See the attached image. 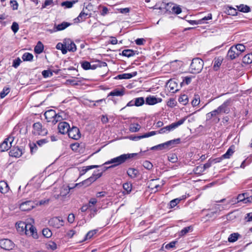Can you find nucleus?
Instances as JSON below:
<instances>
[{"label":"nucleus","instance_id":"11","mask_svg":"<svg viewBox=\"0 0 252 252\" xmlns=\"http://www.w3.org/2000/svg\"><path fill=\"white\" fill-rule=\"evenodd\" d=\"M236 199L237 200V202L238 203L240 202L244 204L252 203V195L250 196H248L247 193H243L239 194Z\"/></svg>","mask_w":252,"mask_h":252},{"label":"nucleus","instance_id":"47","mask_svg":"<svg viewBox=\"0 0 252 252\" xmlns=\"http://www.w3.org/2000/svg\"><path fill=\"white\" fill-rule=\"evenodd\" d=\"M239 234L238 233L231 234L228 237V240L230 242H234L237 240Z\"/></svg>","mask_w":252,"mask_h":252},{"label":"nucleus","instance_id":"33","mask_svg":"<svg viewBox=\"0 0 252 252\" xmlns=\"http://www.w3.org/2000/svg\"><path fill=\"white\" fill-rule=\"evenodd\" d=\"M122 55L127 57H131L135 55V51L131 49H126L123 51Z\"/></svg>","mask_w":252,"mask_h":252},{"label":"nucleus","instance_id":"56","mask_svg":"<svg viewBox=\"0 0 252 252\" xmlns=\"http://www.w3.org/2000/svg\"><path fill=\"white\" fill-rule=\"evenodd\" d=\"M100 7L102 9L100 11V14L101 16H104L109 13V10L106 6H100Z\"/></svg>","mask_w":252,"mask_h":252},{"label":"nucleus","instance_id":"12","mask_svg":"<svg viewBox=\"0 0 252 252\" xmlns=\"http://www.w3.org/2000/svg\"><path fill=\"white\" fill-rule=\"evenodd\" d=\"M68 136L73 139L78 140L81 137V134L79 129L75 126L69 128L68 131Z\"/></svg>","mask_w":252,"mask_h":252},{"label":"nucleus","instance_id":"37","mask_svg":"<svg viewBox=\"0 0 252 252\" xmlns=\"http://www.w3.org/2000/svg\"><path fill=\"white\" fill-rule=\"evenodd\" d=\"M44 47L42 43L39 41L37 45L34 48V52L37 54H40L42 52Z\"/></svg>","mask_w":252,"mask_h":252},{"label":"nucleus","instance_id":"32","mask_svg":"<svg viewBox=\"0 0 252 252\" xmlns=\"http://www.w3.org/2000/svg\"><path fill=\"white\" fill-rule=\"evenodd\" d=\"M234 147L231 146L227 150L226 152L222 156V158H229L234 153Z\"/></svg>","mask_w":252,"mask_h":252},{"label":"nucleus","instance_id":"24","mask_svg":"<svg viewBox=\"0 0 252 252\" xmlns=\"http://www.w3.org/2000/svg\"><path fill=\"white\" fill-rule=\"evenodd\" d=\"M22 150L17 147L13 148L12 150H10L9 152V155L10 156L16 158L20 157L22 156Z\"/></svg>","mask_w":252,"mask_h":252},{"label":"nucleus","instance_id":"14","mask_svg":"<svg viewBox=\"0 0 252 252\" xmlns=\"http://www.w3.org/2000/svg\"><path fill=\"white\" fill-rule=\"evenodd\" d=\"M24 234L28 236H32L35 239L37 238L36 229L31 224H28L27 228H26Z\"/></svg>","mask_w":252,"mask_h":252},{"label":"nucleus","instance_id":"62","mask_svg":"<svg viewBox=\"0 0 252 252\" xmlns=\"http://www.w3.org/2000/svg\"><path fill=\"white\" fill-rule=\"evenodd\" d=\"M102 173H99L97 172H94L93 175L91 176L94 179V182L97 179L100 178L102 176Z\"/></svg>","mask_w":252,"mask_h":252},{"label":"nucleus","instance_id":"16","mask_svg":"<svg viewBox=\"0 0 252 252\" xmlns=\"http://www.w3.org/2000/svg\"><path fill=\"white\" fill-rule=\"evenodd\" d=\"M71 25V24L68 22H63L62 23L55 25L53 30H48L51 33L57 32L58 31H63Z\"/></svg>","mask_w":252,"mask_h":252},{"label":"nucleus","instance_id":"51","mask_svg":"<svg viewBox=\"0 0 252 252\" xmlns=\"http://www.w3.org/2000/svg\"><path fill=\"white\" fill-rule=\"evenodd\" d=\"M43 235L46 238H49L52 236V232L48 228H44L42 230Z\"/></svg>","mask_w":252,"mask_h":252},{"label":"nucleus","instance_id":"45","mask_svg":"<svg viewBox=\"0 0 252 252\" xmlns=\"http://www.w3.org/2000/svg\"><path fill=\"white\" fill-rule=\"evenodd\" d=\"M182 200V198H177L174 199L173 200H172L170 202V203H169L170 208H172L175 207L178 203H179L180 201Z\"/></svg>","mask_w":252,"mask_h":252},{"label":"nucleus","instance_id":"27","mask_svg":"<svg viewBox=\"0 0 252 252\" xmlns=\"http://www.w3.org/2000/svg\"><path fill=\"white\" fill-rule=\"evenodd\" d=\"M223 58L221 57H219L215 58L214 60L213 68L215 70H218L222 63Z\"/></svg>","mask_w":252,"mask_h":252},{"label":"nucleus","instance_id":"30","mask_svg":"<svg viewBox=\"0 0 252 252\" xmlns=\"http://www.w3.org/2000/svg\"><path fill=\"white\" fill-rule=\"evenodd\" d=\"M138 171L134 168H130L127 171V174L131 178H136L138 174Z\"/></svg>","mask_w":252,"mask_h":252},{"label":"nucleus","instance_id":"17","mask_svg":"<svg viewBox=\"0 0 252 252\" xmlns=\"http://www.w3.org/2000/svg\"><path fill=\"white\" fill-rule=\"evenodd\" d=\"M162 99L161 98L156 97L153 95H150L146 98V104L150 105H155L161 102Z\"/></svg>","mask_w":252,"mask_h":252},{"label":"nucleus","instance_id":"21","mask_svg":"<svg viewBox=\"0 0 252 252\" xmlns=\"http://www.w3.org/2000/svg\"><path fill=\"white\" fill-rule=\"evenodd\" d=\"M27 226L28 224L23 221H19L16 224L17 230L20 233H24Z\"/></svg>","mask_w":252,"mask_h":252},{"label":"nucleus","instance_id":"10","mask_svg":"<svg viewBox=\"0 0 252 252\" xmlns=\"http://www.w3.org/2000/svg\"><path fill=\"white\" fill-rule=\"evenodd\" d=\"M32 132L34 135H44L47 133L46 129H42V125L40 123H35L33 125Z\"/></svg>","mask_w":252,"mask_h":252},{"label":"nucleus","instance_id":"43","mask_svg":"<svg viewBox=\"0 0 252 252\" xmlns=\"http://www.w3.org/2000/svg\"><path fill=\"white\" fill-rule=\"evenodd\" d=\"M135 106H140L142 105L145 102L144 99L142 97H137L134 99Z\"/></svg>","mask_w":252,"mask_h":252},{"label":"nucleus","instance_id":"40","mask_svg":"<svg viewBox=\"0 0 252 252\" xmlns=\"http://www.w3.org/2000/svg\"><path fill=\"white\" fill-rule=\"evenodd\" d=\"M178 101L183 105L187 104L189 101L188 96L186 94L181 95L178 99Z\"/></svg>","mask_w":252,"mask_h":252},{"label":"nucleus","instance_id":"9","mask_svg":"<svg viewBox=\"0 0 252 252\" xmlns=\"http://www.w3.org/2000/svg\"><path fill=\"white\" fill-rule=\"evenodd\" d=\"M35 207V203L32 201H26L22 202L19 206V208L23 211H29Z\"/></svg>","mask_w":252,"mask_h":252},{"label":"nucleus","instance_id":"6","mask_svg":"<svg viewBox=\"0 0 252 252\" xmlns=\"http://www.w3.org/2000/svg\"><path fill=\"white\" fill-rule=\"evenodd\" d=\"M186 118H183L180 120L176 123H173L170 125L164 127L160 128L158 132H157V133L163 134L166 133V132H169L173 130L179 126L182 125L185 121Z\"/></svg>","mask_w":252,"mask_h":252},{"label":"nucleus","instance_id":"59","mask_svg":"<svg viewBox=\"0 0 252 252\" xmlns=\"http://www.w3.org/2000/svg\"><path fill=\"white\" fill-rule=\"evenodd\" d=\"M176 102L174 98H170L167 102V105L170 107H174L176 105Z\"/></svg>","mask_w":252,"mask_h":252},{"label":"nucleus","instance_id":"23","mask_svg":"<svg viewBox=\"0 0 252 252\" xmlns=\"http://www.w3.org/2000/svg\"><path fill=\"white\" fill-rule=\"evenodd\" d=\"M125 94V89H116L111 91L108 96H121Z\"/></svg>","mask_w":252,"mask_h":252},{"label":"nucleus","instance_id":"44","mask_svg":"<svg viewBox=\"0 0 252 252\" xmlns=\"http://www.w3.org/2000/svg\"><path fill=\"white\" fill-rule=\"evenodd\" d=\"M200 102V97L197 94H195L193 99L191 101V104L193 106L198 105Z\"/></svg>","mask_w":252,"mask_h":252},{"label":"nucleus","instance_id":"49","mask_svg":"<svg viewBox=\"0 0 252 252\" xmlns=\"http://www.w3.org/2000/svg\"><path fill=\"white\" fill-rule=\"evenodd\" d=\"M191 81V77H185L183 79V81L181 83V85L183 86L185 85H189Z\"/></svg>","mask_w":252,"mask_h":252},{"label":"nucleus","instance_id":"28","mask_svg":"<svg viewBox=\"0 0 252 252\" xmlns=\"http://www.w3.org/2000/svg\"><path fill=\"white\" fill-rule=\"evenodd\" d=\"M93 182H94V179L93 177H89L86 180L83 181L82 182L79 184H76L75 187L77 186H85V187H88L91 185Z\"/></svg>","mask_w":252,"mask_h":252},{"label":"nucleus","instance_id":"61","mask_svg":"<svg viewBox=\"0 0 252 252\" xmlns=\"http://www.w3.org/2000/svg\"><path fill=\"white\" fill-rule=\"evenodd\" d=\"M11 30L15 33L19 30V25L16 22H13L11 26Z\"/></svg>","mask_w":252,"mask_h":252},{"label":"nucleus","instance_id":"13","mask_svg":"<svg viewBox=\"0 0 252 252\" xmlns=\"http://www.w3.org/2000/svg\"><path fill=\"white\" fill-rule=\"evenodd\" d=\"M49 223L50 225L58 228L63 225L64 221L61 218L55 217L50 219Z\"/></svg>","mask_w":252,"mask_h":252},{"label":"nucleus","instance_id":"18","mask_svg":"<svg viewBox=\"0 0 252 252\" xmlns=\"http://www.w3.org/2000/svg\"><path fill=\"white\" fill-rule=\"evenodd\" d=\"M69 128V124L65 122H60L58 125L59 131L62 134L67 133Z\"/></svg>","mask_w":252,"mask_h":252},{"label":"nucleus","instance_id":"8","mask_svg":"<svg viewBox=\"0 0 252 252\" xmlns=\"http://www.w3.org/2000/svg\"><path fill=\"white\" fill-rule=\"evenodd\" d=\"M14 141L13 136H9L0 145V152H3L8 150L12 146V143Z\"/></svg>","mask_w":252,"mask_h":252},{"label":"nucleus","instance_id":"50","mask_svg":"<svg viewBox=\"0 0 252 252\" xmlns=\"http://www.w3.org/2000/svg\"><path fill=\"white\" fill-rule=\"evenodd\" d=\"M165 147H167L166 142L162 143V144H159L157 146H155L151 148V150H161L164 149L165 148Z\"/></svg>","mask_w":252,"mask_h":252},{"label":"nucleus","instance_id":"53","mask_svg":"<svg viewBox=\"0 0 252 252\" xmlns=\"http://www.w3.org/2000/svg\"><path fill=\"white\" fill-rule=\"evenodd\" d=\"M46 247L48 249L55 250L57 249V245L54 242H49L48 244H47Z\"/></svg>","mask_w":252,"mask_h":252},{"label":"nucleus","instance_id":"35","mask_svg":"<svg viewBox=\"0 0 252 252\" xmlns=\"http://www.w3.org/2000/svg\"><path fill=\"white\" fill-rule=\"evenodd\" d=\"M140 128V126L136 123L131 124L129 126V129L132 132H135L138 131Z\"/></svg>","mask_w":252,"mask_h":252},{"label":"nucleus","instance_id":"58","mask_svg":"<svg viewBox=\"0 0 252 252\" xmlns=\"http://www.w3.org/2000/svg\"><path fill=\"white\" fill-rule=\"evenodd\" d=\"M81 66L83 69L85 70L90 69L91 67V64L90 63L87 61L83 62L81 63Z\"/></svg>","mask_w":252,"mask_h":252},{"label":"nucleus","instance_id":"5","mask_svg":"<svg viewBox=\"0 0 252 252\" xmlns=\"http://www.w3.org/2000/svg\"><path fill=\"white\" fill-rule=\"evenodd\" d=\"M204 65L203 61L199 58L192 60L190 65V72L195 74L199 73L202 69Z\"/></svg>","mask_w":252,"mask_h":252},{"label":"nucleus","instance_id":"20","mask_svg":"<svg viewBox=\"0 0 252 252\" xmlns=\"http://www.w3.org/2000/svg\"><path fill=\"white\" fill-rule=\"evenodd\" d=\"M156 134H157L156 131H150L148 133H145L142 135H141V136H137L130 137V139L133 140V141H137L142 138H148V137L154 136V135H156Z\"/></svg>","mask_w":252,"mask_h":252},{"label":"nucleus","instance_id":"19","mask_svg":"<svg viewBox=\"0 0 252 252\" xmlns=\"http://www.w3.org/2000/svg\"><path fill=\"white\" fill-rule=\"evenodd\" d=\"M235 49L236 47H234V46H232L230 48L227 54V57L228 59L233 60L240 55Z\"/></svg>","mask_w":252,"mask_h":252},{"label":"nucleus","instance_id":"3","mask_svg":"<svg viewBox=\"0 0 252 252\" xmlns=\"http://www.w3.org/2000/svg\"><path fill=\"white\" fill-rule=\"evenodd\" d=\"M62 114L63 113L57 114L55 110L50 109L45 112L44 116L47 122L56 124L63 119Z\"/></svg>","mask_w":252,"mask_h":252},{"label":"nucleus","instance_id":"7","mask_svg":"<svg viewBox=\"0 0 252 252\" xmlns=\"http://www.w3.org/2000/svg\"><path fill=\"white\" fill-rule=\"evenodd\" d=\"M15 247L14 243L8 239H2L0 240V247L3 250L10 251Z\"/></svg>","mask_w":252,"mask_h":252},{"label":"nucleus","instance_id":"29","mask_svg":"<svg viewBox=\"0 0 252 252\" xmlns=\"http://www.w3.org/2000/svg\"><path fill=\"white\" fill-rule=\"evenodd\" d=\"M9 188L7 183L4 181L0 182V192L5 193L8 191Z\"/></svg>","mask_w":252,"mask_h":252},{"label":"nucleus","instance_id":"26","mask_svg":"<svg viewBox=\"0 0 252 252\" xmlns=\"http://www.w3.org/2000/svg\"><path fill=\"white\" fill-rule=\"evenodd\" d=\"M98 167H99V165H96L82 167L79 170L80 175L82 176V175H84L89 170L94 169V168H97Z\"/></svg>","mask_w":252,"mask_h":252},{"label":"nucleus","instance_id":"52","mask_svg":"<svg viewBox=\"0 0 252 252\" xmlns=\"http://www.w3.org/2000/svg\"><path fill=\"white\" fill-rule=\"evenodd\" d=\"M236 10L237 9L236 8H233L231 6H228L227 13L229 15H235L237 13Z\"/></svg>","mask_w":252,"mask_h":252},{"label":"nucleus","instance_id":"48","mask_svg":"<svg viewBox=\"0 0 252 252\" xmlns=\"http://www.w3.org/2000/svg\"><path fill=\"white\" fill-rule=\"evenodd\" d=\"M123 188L127 193H129L131 190L132 185L129 183H126L123 185Z\"/></svg>","mask_w":252,"mask_h":252},{"label":"nucleus","instance_id":"39","mask_svg":"<svg viewBox=\"0 0 252 252\" xmlns=\"http://www.w3.org/2000/svg\"><path fill=\"white\" fill-rule=\"evenodd\" d=\"M33 55L30 53H24L22 58L24 61H31L33 59Z\"/></svg>","mask_w":252,"mask_h":252},{"label":"nucleus","instance_id":"1","mask_svg":"<svg viewBox=\"0 0 252 252\" xmlns=\"http://www.w3.org/2000/svg\"><path fill=\"white\" fill-rule=\"evenodd\" d=\"M230 100H227L217 109L206 114V120H211L218 123L220 121V117L224 114H228L230 112Z\"/></svg>","mask_w":252,"mask_h":252},{"label":"nucleus","instance_id":"64","mask_svg":"<svg viewBox=\"0 0 252 252\" xmlns=\"http://www.w3.org/2000/svg\"><path fill=\"white\" fill-rule=\"evenodd\" d=\"M96 231L95 230L90 231L87 233L86 236V239H91L95 233Z\"/></svg>","mask_w":252,"mask_h":252},{"label":"nucleus","instance_id":"42","mask_svg":"<svg viewBox=\"0 0 252 252\" xmlns=\"http://www.w3.org/2000/svg\"><path fill=\"white\" fill-rule=\"evenodd\" d=\"M75 2L76 1L74 0L63 1L61 3V5L65 6L66 8H69L72 7Z\"/></svg>","mask_w":252,"mask_h":252},{"label":"nucleus","instance_id":"46","mask_svg":"<svg viewBox=\"0 0 252 252\" xmlns=\"http://www.w3.org/2000/svg\"><path fill=\"white\" fill-rule=\"evenodd\" d=\"M10 92V88L7 87L3 88L2 91L0 93V97L4 98Z\"/></svg>","mask_w":252,"mask_h":252},{"label":"nucleus","instance_id":"41","mask_svg":"<svg viewBox=\"0 0 252 252\" xmlns=\"http://www.w3.org/2000/svg\"><path fill=\"white\" fill-rule=\"evenodd\" d=\"M234 46L236 47L235 49L239 54H241V53L245 51L246 50L245 46L242 44H238Z\"/></svg>","mask_w":252,"mask_h":252},{"label":"nucleus","instance_id":"34","mask_svg":"<svg viewBox=\"0 0 252 252\" xmlns=\"http://www.w3.org/2000/svg\"><path fill=\"white\" fill-rule=\"evenodd\" d=\"M237 10L243 12H248L250 11V8L247 5L240 4L236 6Z\"/></svg>","mask_w":252,"mask_h":252},{"label":"nucleus","instance_id":"38","mask_svg":"<svg viewBox=\"0 0 252 252\" xmlns=\"http://www.w3.org/2000/svg\"><path fill=\"white\" fill-rule=\"evenodd\" d=\"M64 47V40L63 43H58L56 45V48L58 50H61L63 54H65L67 53V50L65 49Z\"/></svg>","mask_w":252,"mask_h":252},{"label":"nucleus","instance_id":"60","mask_svg":"<svg viewBox=\"0 0 252 252\" xmlns=\"http://www.w3.org/2000/svg\"><path fill=\"white\" fill-rule=\"evenodd\" d=\"M21 62L22 61L21 60V59L19 58H18L13 61L12 66L16 68L19 66Z\"/></svg>","mask_w":252,"mask_h":252},{"label":"nucleus","instance_id":"25","mask_svg":"<svg viewBox=\"0 0 252 252\" xmlns=\"http://www.w3.org/2000/svg\"><path fill=\"white\" fill-rule=\"evenodd\" d=\"M86 9L87 8H86V9H83L79 14V16L75 19L76 20H77L78 22H83L86 19L87 16L89 15V13L86 12Z\"/></svg>","mask_w":252,"mask_h":252},{"label":"nucleus","instance_id":"2","mask_svg":"<svg viewBox=\"0 0 252 252\" xmlns=\"http://www.w3.org/2000/svg\"><path fill=\"white\" fill-rule=\"evenodd\" d=\"M137 154L135 153L132 154H125L121 155L118 157L114 158H113L111 159L110 160L105 162L104 164H112L111 166L108 167H105V170L110 168H114L117 166L121 165L124 163H125L127 160L133 158Z\"/></svg>","mask_w":252,"mask_h":252},{"label":"nucleus","instance_id":"22","mask_svg":"<svg viewBox=\"0 0 252 252\" xmlns=\"http://www.w3.org/2000/svg\"><path fill=\"white\" fill-rule=\"evenodd\" d=\"M169 91L172 93H176L178 91V85L175 81L170 80L167 84Z\"/></svg>","mask_w":252,"mask_h":252},{"label":"nucleus","instance_id":"54","mask_svg":"<svg viewBox=\"0 0 252 252\" xmlns=\"http://www.w3.org/2000/svg\"><path fill=\"white\" fill-rule=\"evenodd\" d=\"M180 142V139L177 138L176 139L170 140L166 142V146H171L172 145L179 144Z\"/></svg>","mask_w":252,"mask_h":252},{"label":"nucleus","instance_id":"55","mask_svg":"<svg viewBox=\"0 0 252 252\" xmlns=\"http://www.w3.org/2000/svg\"><path fill=\"white\" fill-rule=\"evenodd\" d=\"M172 12L176 14H179L182 12L181 8L179 6L173 5L171 8Z\"/></svg>","mask_w":252,"mask_h":252},{"label":"nucleus","instance_id":"63","mask_svg":"<svg viewBox=\"0 0 252 252\" xmlns=\"http://www.w3.org/2000/svg\"><path fill=\"white\" fill-rule=\"evenodd\" d=\"M42 74L45 78L51 77L52 76L53 73L50 70H43L42 72Z\"/></svg>","mask_w":252,"mask_h":252},{"label":"nucleus","instance_id":"31","mask_svg":"<svg viewBox=\"0 0 252 252\" xmlns=\"http://www.w3.org/2000/svg\"><path fill=\"white\" fill-rule=\"evenodd\" d=\"M136 75V72H133L132 73H124L119 75L118 77L120 79H128L135 76Z\"/></svg>","mask_w":252,"mask_h":252},{"label":"nucleus","instance_id":"15","mask_svg":"<svg viewBox=\"0 0 252 252\" xmlns=\"http://www.w3.org/2000/svg\"><path fill=\"white\" fill-rule=\"evenodd\" d=\"M65 44V49L69 52H75L76 50V46L75 43L70 39L66 38L64 39Z\"/></svg>","mask_w":252,"mask_h":252},{"label":"nucleus","instance_id":"57","mask_svg":"<svg viewBox=\"0 0 252 252\" xmlns=\"http://www.w3.org/2000/svg\"><path fill=\"white\" fill-rule=\"evenodd\" d=\"M191 229L190 226H188L184 228L179 233L180 236H183L188 233L189 230Z\"/></svg>","mask_w":252,"mask_h":252},{"label":"nucleus","instance_id":"36","mask_svg":"<svg viewBox=\"0 0 252 252\" xmlns=\"http://www.w3.org/2000/svg\"><path fill=\"white\" fill-rule=\"evenodd\" d=\"M243 62L245 63H252V54H248L243 58Z\"/></svg>","mask_w":252,"mask_h":252},{"label":"nucleus","instance_id":"4","mask_svg":"<svg viewBox=\"0 0 252 252\" xmlns=\"http://www.w3.org/2000/svg\"><path fill=\"white\" fill-rule=\"evenodd\" d=\"M74 188H70L67 185H63L61 188H55L53 190V195L56 199H59L61 197L64 198L69 192L71 189Z\"/></svg>","mask_w":252,"mask_h":252}]
</instances>
